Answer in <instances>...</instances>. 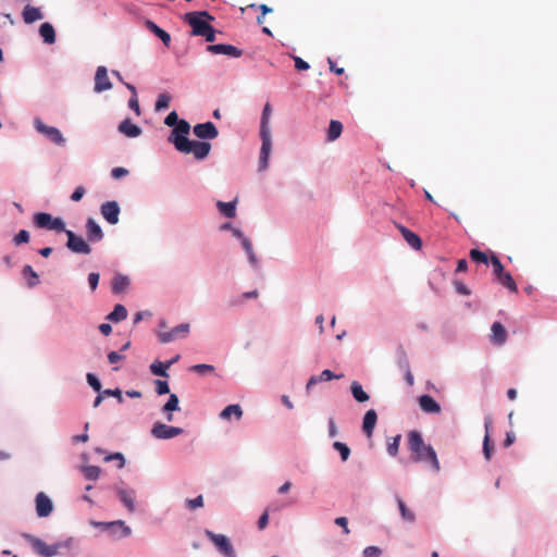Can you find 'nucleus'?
<instances>
[{"label": "nucleus", "mask_w": 557, "mask_h": 557, "mask_svg": "<svg viewBox=\"0 0 557 557\" xmlns=\"http://www.w3.org/2000/svg\"><path fill=\"white\" fill-rule=\"evenodd\" d=\"M194 134L200 139H214L219 132L212 122L200 123L194 126Z\"/></svg>", "instance_id": "nucleus-13"}, {"label": "nucleus", "mask_w": 557, "mask_h": 557, "mask_svg": "<svg viewBox=\"0 0 557 557\" xmlns=\"http://www.w3.org/2000/svg\"><path fill=\"white\" fill-rule=\"evenodd\" d=\"M491 424H492L491 419L490 418L485 419V436H484V441H483V454L487 460L491 459L492 453L494 450V446L491 442L490 433H488Z\"/></svg>", "instance_id": "nucleus-28"}, {"label": "nucleus", "mask_w": 557, "mask_h": 557, "mask_svg": "<svg viewBox=\"0 0 557 557\" xmlns=\"http://www.w3.org/2000/svg\"><path fill=\"white\" fill-rule=\"evenodd\" d=\"M84 195H85V188L83 186H78L73 191L71 199L73 201H79L84 197Z\"/></svg>", "instance_id": "nucleus-62"}, {"label": "nucleus", "mask_w": 557, "mask_h": 557, "mask_svg": "<svg viewBox=\"0 0 557 557\" xmlns=\"http://www.w3.org/2000/svg\"><path fill=\"white\" fill-rule=\"evenodd\" d=\"M127 317V310L123 305H115L113 311L107 317L112 322H120L125 320Z\"/></svg>", "instance_id": "nucleus-36"}, {"label": "nucleus", "mask_w": 557, "mask_h": 557, "mask_svg": "<svg viewBox=\"0 0 557 557\" xmlns=\"http://www.w3.org/2000/svg\"><path fill=\"white\" fill-rule=\"evenodd\" d=\"M39 34L46 44L52 45L55 42V30L50 23L46 22L41 24Z\"/></svg>", "instance_id": "nucleus-29"}, {"label": "nucleus", "mask_w": 557, "mask_h": 557, "mask_svg": "<svg viewBox=\"0 0 557 557\" xmlns=\"http://www.w3.org/2000/svg\"><path fill=\"white\" fill-rule=\"evenodd\" d=\"M214 17L207 11H195L186 13L184 21L191 27L193 36H201L211 26L210 21Z\"/></svg>", "instance_id": "nucleus-2"}, {"label": "nucleus", "mask_w": 557, "mask_h": 557, "mask_svg": "<svg viewBox=\"0 0 557 557\" xmlns=\"http://www.w3.org/2000/svg\"><path fill=\"white\" fill-rule=\"evenodd\" d=\"M34 125L38 133L45 135L53 144L59 146H63L65 144V138L59 128L48 126L39 119L35 120Z\"/></svg>", "instance_id": "nucleus-7"}, {"label": "nucleus", "mask_w": 557, "mask_h": 557, "mask_svg": "<svg viewBox=\"0 0 557 557\" xmlns=\"http://www.w3.org/2000/svg\"><path fill=\"white\" fill-rule=\"evenodd\" d=\"M351 394L358 403H364L369 400V395L363 391L361 384L354 381L350 385Z\"/></svg>", "instance_id": "nucleus-34"}, {"label": "nucleus", "mask_w": 557, "mask_h": 557, "mask_svg": "<svg viewBox=\"0 0 557 557\" xmlns=\"http://www.w3.org/2000/svg\"><path fill=\"white\" fill-rule=\"evenodd\" d=\"M36 513L39 518H46L50 516L53 510L52 500L44 492H39L35 498Z\"/></svg>", "instance_id": "nucleus-12"}, {"label": "nucleus", "mask_w": 557, "mask_h": 557, "mask_svg": "<svg viewBox=\"0 0 557 557\" xmlns=\"http://www.w3.org/2000/svg\"><path fill=\"white\" fill-rule=\"evenodd\" d=\"M262 145L259 157V170L264 171L269 164V157L271 152L272 141L271 137H261Z\"/></svg>", "instance_id": "nucleus-17"}, {"label": "nucleus", "mask_w": 557, "mask_h": 557, "mask_svg": "<svg viewBox=\"0 0 557 557\" xmlns=\"http://www.w3.org/2000/svg\"><path fill=\"white\" fill-rule=\"evenodd\" d=\"M381 549L376 546H368L363 549V557H379Z\"/></svg>", "instance_id": "nucleus-55"}, {"label": "nucleus", "mask_w": 557, "mask_h": 557, "mask_svg": "<svg viewBox=\"0 0 557 557\" xmlns=\"http://www.w3.org/2000/svg\"><path fill=\"white\" fill-rule=\"evenodd\" d=\"M146 26L151 33H153L158 38H160L166 47L170 46L171 36L169 33L160 28L156 23L151 21H147Z\"/></svg>", "instance_id": "nucleus-27"}, {"label": "nucleus", "mask_w": 557, "mask_h": 557, "mask_svg": "<svg viewBox=\"0 0 557 557\" xmlns=\"http://www.w3.org/2000/svg\"><path fill=\"white\" fill-rule=\"evenodd\" d=\"M400 435L392 438V442L387 445V451L391 456H396L399 448Z\"/></svg>", "instance_id": "nucleus-49"}, {"label": "nucleus", "mask_w": 557, "mask_h": 557, "mask_svg": "<svg viewBox=\"0 0 557 557\" xmlns=\"http://www.w3.org/2000/svg\"><path fill=\"white\" fill-rule=\"evenodd\" d=\"M25 539L32 545L35 553L41 557H53L59 553L61 547V544L49 545L42 540L29 534L25 535Z\"/></svg>", "instance_id": "nucleus-5"}, {"label": "nucleus", "mask_w": 557, "mask_h": 557, "mask_svg": "<svg viewBox=\"0 0 557 557\" xmlns=\"http://www.w3.org/2000/svg\"><path fill=\"white\" fill-rule=\"evenodd\" d=\"M102 395L111 396V397H116L119 403H123L122 393H121V391L119 388H115V389H104L102 392Z\"/></svg>", "instance_id": "nucleus-60"}, {"label": "nucleus", "mask_w": 557, "mask_h": 557, "mask_svg": "<svg viewBox=\"0 0 557 557\" xmlns=\"http://www.w3.org/2000/svg\"><path fill=\"white\" fill-rule=\"evenodd\" d=\"M186 503L189 509L195 510L203 506V498L201 495H199L194 499H187Z\"/></svg>", "instance_id": "nucleus-53"}, {"label": "nucleus", "mask_w": 557, "mask_h": 557, "mask_svg": "<svg viewBox=\"0 0 557 557\" xmlns=\"http://www.w3.org/2000/svg\"><path fill=\"white\" fill-rule=\"evenodd\" d=\"M63 232L67 236L66 247L72 252L84 255H89L91 252L90 246L81 236H77L74 232L66 228Z\"/></svg>", "instance_id": "nucleus-9"}, {"label": "nucleus", "mask_w": 557, "mask_h": 557, "mask_svg": "<svg viewBox=\"0 0 557 557\" xmlns=\"http://www.w3.org/2000/svg\"><path fill=\"white\" fill-rule=\"evenodd\" d=\"M232 416H234L236 420L242 418L243 410L239 405H228L220 413V418L223 420H228Z\"/></svg>", "instance_id": "nucleus-31"}, {"label": "nucleus", "mask_w": 557, "mask_h": 557, "mask_svg": "<svg viewBox=\"0 0 557 557\" xmlns=\"http://www.w3.org/2000/svg\"><path fill=\"white\" fill-rule=\"evenodd\" d=\"M216 207L219 211L226 218H234L236 215V202L218 201Z\"/></svg>", "instance_id": "nucleus-35"}, {"label": "nucleus", "mask_w": 557, "mask_h": 557, "mask_svg": "<svg viewBox=\"0 0 557 557\" xmlns=\"http://www.w3.org/2000/svg\"><path fill=\"white\" fill-rule=\"evenodd\" d=\"M491 263L493 265V272H494V275L496 276V278L499 275H502L503 273H505L504 265L502 264V262L497 256H495V255L491 256Z\"/></svg>", "instance_id": "nucleus-47"}, {"label": "nucleus", "mask_w": 557, "mask_h": 557, "mask_svg": "<svg viewBox=\"0 0 557 557\" xmlns=\"http://www.w3.org/2000/svg\"><path fill=\"white\" fill-rule=\"evenodd\" d=\"M492 336L491 339L495 345H503L507 339V332L500 322H494L492 324Z\"/></svg>", "instance_id": "nucleus-25"}, {"label": "nucleus", "mask_w": 557, "mask_h": 557, "mask_svg": "<svg viewBox=\"0 0 557 557\" xmlns=\"http://www.w3.org/2000/svg\"><path fill=\"white\" fill-rule=\"evenodd\" d=\"M120 211V206L116 201H107L100 207L101 215L108 223L112 225L119 223Z\"/></svg>", "instance_id": "nucleus-11"}, {"label": "nucleus", "mask_w": 557, "mask_h": 557, "mask_svg": "<svg viewBox=\"0 0 557 557\" xmlns=\"http://www.w3.org/2000/svg\"><path fill=\"white\" fill-rule=\"evenodd\" d=\"M183 432L182 428L166 425L161 422H156L151 429V435L158 440H170L183 434Z\"/></svg>", "instance_id": "nucleus-8"}, {"label": "nucleus", "mask_w": 557, "mask_h": 557, "mask_svg": "<svg viewBox=\"0 0 557 557\" xmlns=\"http://www.w3.org/2000/svg\"><path fill=\"white\" fill-rule=\"evenodd\" d=\"M119 499L129 512L135 511V492L133 490L115 488Z\"/></svg>", "instance_id": "nucleus-19"}, {"label": "nucleus", "mask_w": 557, "mask_h": 557, "mask_svg": "<svg viewBox=\"0 0 557 557\" xmlns=\"http://www.w3.org/2000/svg\"><path fill=\"white\" fill-rule=\"evenodd\" d=\"M178 145H180V147L177 150L180 152L186 153V154L193 153L197 160L205 159L211 150V144H209L207 141H196V140L183 141V140H180Z\"/></svg>", "instance_id": "nucleus-3"}, {"label": "nucleus", "mask_w": 557, "mask_h": 557, "mask_svg": "<svg viewBox=\"0 0 557 557\" xmlns=\"http://www.w3.org/2000/svg\"><path fill=\"white\" fill-rule=\"evenodd\" d=\"M99 525L106 528V529H114V528H120L122 530V533L120 535V537H126L131 534V529L129 527L125 525L124 521L122 520H117V521H113V522H107V523H99Z\"/></svg>", "instance_id": "nucleus-39"}, {"label": "nucleus", "mask_w": 557, "mask_h": 557, "mask_svg": "<svg viewBox=\"0 0 557 557\" xmlns=\"http://www.w3.org/2000/svg\"><path fill=\"white\" fill-rule=\"evenodd\" d=\"M88 283H89L90 289L95 290L97 288V286H98V283H99V273L91 272L88 275Z\"/></svg>", "instance_id": "nucleus-61"}, {"label": "nucleus", "mask_w": 557, "mask_h": 557, "mask_svg": "<svg viewBox=\"0 0 557 557\" xmlns=\"http://www.w3.org/2000/svg\"><path fill=\"white\" fill-rule=\"evenodd\" d=\"M294 61H295V67L299 71H306L309 69V64L308 62L304 61L301 58L299 57H294Z\"/></svg>", "instance_id": "nucleus-63"}, {"label": "nucleus", "mask_w": 557, "mask_h": 557, "mask_svg": "<svg viewBox=\"0 0 557 557\" xmlns=\"http://www.w3.org/2000/svg\"><path fill=\"white\" fill-rule=\"evenodd\" d=\"M271 113H272V108H271L270 103H265L263 111H262L261 123H260V137H271V131H270V126H269Z\"/></svg>", "instance_id": "nucleus-24"}, {"label": "nucleus", "mask_w": 557, "mask_h": 557, "mask_svg": "<svg viewBox=\"0 0 557 557\" xmlns=\"http://www.w3.org/2000/svg\"><path fill=\"white\" fill-rule=\"evenodd\" d=\"M207 51L213 54H225L232 58H239L243 51L235 46L226 44L209 45Z\"/></svg>", "instance_id": "nucleus-14"}, {"label": "nucleus", "mask_w": 557, "mask_h": 557, "mask_svg": "<svg viewBox=\"0 0 557 557\" xmlns=\"http://www.w3.org/2000/svg\"><path fill=\"white\" fill-rule=\"evenodd\" d=\"M420 408L428 413H438L441 411V406L430 395H422L419 397Z\"/></svg>", "instance_id": "nucleus-22"}, {"label": "nucleus", "mask_w": 557, "mask_h": 557, "mask_svg": "<svg viewBox=\"0 0 557 557\" xmlns=\"http://www.w3.org/2000/svg\"><path fill=\"white\" fill-rule=\"evenodd\" d=\"M23 20L26 24L34 23L44 17L39 8L27 4L23 10Z\"/></svg>", "instance_id": "nucleus-26"}, {"label": "nucleus", "mask_w": 557, "mask_h": 557, "mask_svg": "<svg viewBox=\"0 0 557 557\" xmlns=\"http://www.w3.org/2000/svg\"><path fill=\"white\" fill-rule=\"evenodd\" d=\"M189 131H190V125L187 121L185 120H181L176 125L175 127L173 128L170 137H169V141L172 143L174 145V147L176 148V150L178 149L180 147V140H183V141H188L189 139L187 138V135L189 134Z\"/></svg>", "instance_id": "nucleus-10"}, {"label": "nucleus", "mask_w": 557, "mask_h": 557, "mask_svg": "<svg viewBox=\"0 0 557 557\" xmlns=\"http://www.w3.org/2000/svg\"><path fill=\"white\" fill-rule=\"evenodd\" d=\"M29 242V233L26 230H21L13 238V243L18 246Z\"/></svg>", "instance_id": "nucleus-48"}, {"label": "nucleus", "mask_w": 557, "mask_h": 557, "mask_svg": "<svg viewBox=\"0 0 557 557\" xmlns=\"http://www.w3.org/2000/svg\"><path fill=\"white\" fill-rule=\"evenodd\" d=\"M205 534L222 555L225 557H236V553L227 536L223 534H215L210 530H206Z\"/></svg>", "instance_id": "nucleus-6"}, {"label": "nucleus", "mask_w": 557, "mask_h": 557, "mask_svg": "<svg viewBox=\"0 0 557 557\" xmlns=\"http://www.w3.org/2000/svg\"><path fill=\"white\" fill-rule=\"evenodd\" d=\"M335 524L343 528L344 534H349L350 530L348 528V520L346 517H338L335 519Z\"/></svg>", "instance_id": "nucleus-57"}, {"label": "nucleus", "mask_w": 557, "mask_h": 557, "mask_svg": "<svg viewBox=\"0 0 557 557\" xmlns=\"http://www.w3.org/2000/svg\"><path fill=\"white\" fill-rule=\"evenodd\" d=\"M181 120H178V115L175 111H172L168 114V116L164 120V123L168 126H175Z\"/></svg>", "instance_id": "nucleus-58"}, {"label": "nucleus", "mask_w": 557, "mask_h": 557, "mask_svg": "<svg viewBox=\"0 0 557 557\" xmlns=\"http://www.w3.org/2000/svg\"><path fill=\"white\" fill-rule=\"evenodd\" d=\"M398 508L401 515V518L407 522H413L416 520L414 513L406 506L404 500L397 497Z\"/></svg>", "instance_id": "nucleus-40"}, {"label": "nucleus", "mask_w": 557, "mask_h": 557, "mask_svg": "<svg viewBox=\"0 0 557 557\" xmlns=\"http://www.w3.org/2000/svg\"><path fill=\"white\" fill-rule=\"evenodd\" d=\"M83 473L87 480L96 481L100 476L101 469L98 466H86L83 468Z\"/></svg>", "instance_id": "nucleus-43"}, {"label": "nucleus", "mask_w": 557, "mask_h": 557, "mask_svg": "<svg viewBox=\"0 0 557 557\" xmlns=\"http://www.w3.org/2000/svg\"><path fill=\"white\" fill-rule=\"evenodd\" d=\"M242 245L246 253L248 255L250 263L255 265L257 263V259L252 249L251 242L247 237H243Z\"/></svg>", "instance_id": "nucleus-45"}, {"label": "nucleus", "mask_w": 557, "mask_h": 557, "mask_svg": "<svg viewBox=\"0 0 557 557\" xmlns=\"http://www.w3.org/2000/svg\"><path fill=\"white\" fill-rule=\"evenodd\" d=\"M111 460H119V469H122L125 466V459L121 453H113L104 457V461L109 462Z\"/></svg>", "instance_id": "nucleus-50"}, {"label": "nucleus", "mask_w": 557, "mask_h": 557, "mask_svg": "<svg viewBox=\"0 0 557 557\" xmlns=\"http://www.w3.org/2000/svg\"><path fill=\"white\" fill-rule=\"evenodd\" d=\"M178 409H180V407H178V397L175 394H171L170 397H169V400L165 403V405L162 408V411L168 413L166 420L168 421H172L173 420V416H172L171 412L175 411V410H178Z\"/></svg>", "instance_id": "nucleus-33"}, {"label": "nucleus", "mask_w": 557, "mask_h": 557, "mask_svg": "<svg viewBox=\"0 0 557 557\" xmlns=\"http://www.w3.org/2000/svg\"><path fill=\"white\" fill-rule=\"evenodd\" d=\"M111 285H112V292L114 294H120L128 287L129 280L125 275L116 274L112 280Z\"/></svg>", "instance_id": "nucleus-30"}, {"label": "nucleus", "mask_w": 557, "mask_h": 557, "mask_svg": "<svg viewBox=\"0 0 557 557\" xmlns=\"http://www.w3.org/2000/svg\"><path fill=\"white\" fill-rule=\"evenodd\" d=\"M170 104V97L165 94H161L156 102V110L166 109Z\"/></svg>", "instance_id": "nucleus-51"}, {"label": "nucleus", "mask_w": 557, "mask_h": 557, "mask_svg": "<svg viewBox=\"0 0 557 557\" xmlns=\"http://www.w3.org/2000/svg\"><path fill=\"white\" fill-rule=\"evenodd\" d=\"M469 256L473 262L484 263V264H488V262H491V258H488L485 252H483L479 249H471Z\"/></svg>", "instance_id": "nucleus-42"}, {"label": "nucleus", "mask_w": 557, "mask_h": 557, "mask_svg": "<svg viewBox=\"0 0 557 557\" xmlns=\"http://www.w3.org/2000/svg\"><path fill=\"white\" fill-rule=\"evenodd\" d=\"M396 226L399 230V232L401 233L404 239L407 242V244L411 248H413L416 250H419L421 248V246H422L421 238L416 233L411 232L404 225L397 224Z\"/></svg>", "instance_id": "nucleus-20"}, {"label": "nucleus", "mask_w": 557, "mask_h": 557, "mask_svg": "<svg viewBox=\"0 0 557 557\" xmlns=\"http://www.w3.org/2000/svg\"><path fill=\"white\" fill-rule=\"evenodd\" d=\"M497 281L499 282V284H502L504 287L508 288L510 292H512V293L518 292L517 284H516L515 280L512 278V276L510 275V273H508V272L503 273L502 275H499L497 277Z\"/></svg>", "instance_id": "nucleus-37"}, {"label": "nucleus", "mask_w": 557, "mask_h": 557, "mask_svg": "<svg viewBox=\"0 0 557 557\" xmlns=\"http://www.w3.org/2000/svg\"><path fill=\"white\" fill-rule=\"evenodd\" d=\"M128 106L137 115H140L141 112L137 97H131Z\"/></svg>", "instance_id": "nucleus-64"}, {"label": "nucleus", "mask_w": 557, "mask_h": 557, "mask_svg": "<svg viewBox=\"0 0 557 557\" xmlns=\"http://www.w3.org/2000/svg\"><path fill=\"white\" fill-rule=\"evenodd\" d=\"M343 375H336L331 370H323L319 375L320 382L331 381L333 379H341Z\"/></svg>", "instance_id": "nucleus-56"}, {"label": "nucleus", "mask_w": 557, "mask_h": 557, "mask_svg": "<svg viewBox=\"0 0 557 557\" xmlns=\"http://www.w3.org/2000/svg\"><path fill=\"white\" fill-rule=\"evenodd\" d=\"M119 132L124 134L126 137L135 138L141 134V128L136 124H133L129 119H125L120 123Z\"/></svg>", "instance_id": "nucleus-23"}, {"label": "nucleus", "mask_w": 557, "mask_h": 557, "mask_svg": "<svg viewBox=\"0 0 557 557\" xmlns=\"http://www.w3.org/2000/svg\"><path fill=\"white\" fill-rule=\"evenodd\" d=\"M377 421V414L374 409H370L364 413L362 421V430L368 437H371Z\"/></svg>", "instance_id": "nucleus-21"}, {"label": "nucleus", "mask_w": 557, "mask_h": 557, "mask_svg": "<svg viewBox=\"0 0 557 557\" xmlns=\"http://www.w3.org/2000/svg\"><path fill=\"white\" fill-rule=\"evenodd\" d=\"M189 332V324L183 323L174 329H172L170 332H162L159 334V338L162 343H169L177 338L178 336H185Z\"/></svg>", "instance_id": "nucleus-16"}, {"label": "nucleus", "mask_w": 557, "mask_h": 557, "mask_svg": "<svg viewBox=\"0 0 557 557\" xmlns=\"http://www.w3.org/2000/svg\"><path fill=\"white\" fill-rule=\"evenodd\" d=\"M156 384V392L158 395H164L170 393V387L166 381L157 380L154 382Z\"/></svg>", "instance_id": "nucleus-52"}, {"label": "nucleus", "mask_w": 557, "mask_h": 557, "mask_svg": "<svg viewBox=\"0 0 557 557\" xmlns=\"http://www.w3.org/2000/svg\"><path fill=\"white\" fill-rule=\"evenodd\" d=\"M86 234L89 242H100L103 238L100 225L92 218L87 219Z\"/></svg>", "instance_id": "nucleus-18"}, {"label": "nucleus", "mask_w": 557, "mask_h": 557, "mask_svg": "<svg viewBox=\"0 0 557 557\" xmlns=\"http://www.w3.org/2000/svg\"><path fill=\"white\" fill-rule=\"evenodd\" d=\"M127 174H128V170L125 168H114L111 171V175L115 180L122 178V177L126 176Z\"/></svg>", "instance_id": "nucleus-59"}, {"label": "nucleus", "mask_w": 557, "mask_h": 557, "mask_svg": "<svg viewBox=\"0 0 557 557\" xmlns=\"http://www.w3.org/2000/svg\"><path fill=\"white\" fill-rule=\"evenodd\" d=\"M33 221L36 227L46 228L50 231L63 232L65 231V224L61 218H53L50 213L38 212L33 216Z\"/></svg>", "instance_id": "nucleus-4"}, {"label": "nucleus", "mask_w": 557, "mask_h": 557, "mask_svg": "<svg viewBox=\"0 0 557 557\" xmlns=\"http://www.w3.org/2000/svg\"><path fill=\"white\" fill-rule=\"evenodd\" d=\"M23 275L28 278L27 286L29 288L36 286L39 283L38 274L33 270V268L26 264L22 270Z\"/></svg>", "instance_id": "nucleus-38"}, {"label": "nucleus", "mask_w": 557, "mask_h": 557, "mask_svg": "<svg viewBox=\"0 0 557 557\" xmlns=\"http://www.w3.org/2000/svg\"><path fill=\"white\" fill-rule=\"evenodd\" d=\"M87 382L88 384L96 391V392H100L101 389V383L100 381L97 379L96 375H94L92 373H88L87 374Z\"/></svg>", "instance_id": "nucleus-54"}, {"label": "nucleus", "mask_w": 557, "mask_h": 557, "mask_svg": "<svg viewBox=\"0 0 557 557\" xmlns=\"http://www.w3.org/2000/svg\"><path fill=\"white\" fill-rule=\"evenodd\" d=\"M112 88V84L108 77V71L104 66H99L95 75V90L101 92Z\"/></svg>", "instance_id": "nucleus-15"}, {"label": "nucleus", "mask_w": 557, "mask_h": 557, "mask_svg": "<svg viewBox=\"0 0 557 557\" xmlns=\"http://www.w3.org/2000/svg\"><path fill=\"white\" fill-rule=\"evenodd\" d=\"M408 447L411 451V459L414 462L429 461L435 472L440 471V462L432 446L426 445L417 431L408 434Z\"/></svg>", "instance_id": "nucleus-1"}, {"label": "nucleus", "mask_w": 557, "mask_h": 557, "mask_svg": "<svg viewBox=\"0 0 557 557\" xmlns=\"http://www.w3.org/2000/svg\"><path fill=\"white\" fill-rule=\"evenodd\" d=\"M189 370L193 372H196L198 374L205 375L208 373H212L214 371V367L211 364L200 363V364L191 366L189 368Z\"/></svg>", "instance_id": "nucleus-46"}, {"label": "nucleus", "mask_w": 557, "mask_h": 557, "mask_svg": "<svg viewBox=\"0 0 557 557\" xmlns=\"http://www.w3.org/2000/svg\"><path fill=\"white\" fill-rule=\"evenodd\" d=\"M333 448L339 453L343 461H346L349 458L350 449L345 443L334 442Z\"/></svg>", "instance_id": "nucleus-44"}, {"label": "nucleus", "mask_w": 557, "mask_h": 557, "mask_svg": "<svg viewBox=\"0 0 557 557\" xmlns=\"http://www.w3.org/2000/svg\"><path fill=\"white\" fill-rule=\"evenodd\" d=\"M170 368V363H163L161 361H154L150 366V371L158 376L168 377V369Z\"/></svg>", "instance_id": "nucleus-41"}, {"label": "nucleus", "mask_w": 557, "mask_h": 557, "mask_svg": "<svg viewBox=\"0 0 557 557\" xmlns=\"http://www.w3.org/2000/svg\"><path fill=\"white\" fill-rule=\"evenodd\" d=\"M343 132V124L337 120H332L327 128V141L336 140Z\"/></svg>", "instance_id": "nucleus-32"}]
</instances>
